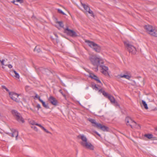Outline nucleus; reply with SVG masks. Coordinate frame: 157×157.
<instances>
[{
    "label": "nucleus",
    "instance_id": "36",
    "mask_svg": "<svg viewBox=\"0 0 157 157\" xmlns=\"http://www.w3.org/2000/svg\"><path fill=\"white\" fill-rule=\"evenodd\" d=\"M45 132H46V133H50L51 134V132H49L44 127L42 129Z\"/></svg>",
    "mask_w": 157,
    "mask_h": 157
},
{
    "label": "nucleus",
    "instance_id": "1",
    "mask_svg": "<svg viewBox=\"0 0 157 157\" xmlns=\"http://www.w3.org/2000/svg\"><path fill=\"white\" fill-rule=\"evenodd\" d=\"M91 63L96 67L94 69L95 71H97L98 70V67L101 64H103L104 61L100 57H98L96 55H92L89 58Z\"/></svg>",
    "mask_w": 157,
    "mask_h": 157
},
{
    "label": "nucleus",
    "instance_id": "34",
    "mask_svg": "<svg viewBox=\"0 0 157 157\" xmlns=\"http://www.w3.org/2000/svg\"><path fill=\"white\" fill-rule=\"evenodd\" d=\"M57 10H58V12L59 13L62 14L63 15H65V14L60 10L59 9H58Z\"/></svg>",
    "mask_w": 157,
    "mask_h": 157
},
{
    "label": "nucleus",
    "instance_id": "10",
    "mask_svg": "<svg viewBox=\"0 0 157 157\" xmlns=\"http://www.w3.org/2000/svg\"><path fill=\"white\" fill-rule=\"evenodd\" d=\"M97 128L100 129L103 131H108L109 128L105 125H102L101 124H97Z\"/></svg>",
    "mask_w": 157,
    "mask_h": 157
},
{
    "label": "nucleus",
    "instance_id": "33",
    "mask_svg": "<svg viewBox=\"0 0 157 157\" xmlns=\"http://www.w3.org/2000/svg\"><path fill=\"white\" fill-rule=\"evenodd\" d=\"M30 123L33 125H36V123L34 121L31 120L30 121Z\"/></svg>",
    "mask_w": 157,
    "mask_h": 157
},
{
    "label": "nucleus",
    "instance_id": "48",
    "mask_svg": "<svg viewBox=\"0 0 157 157\" xmlns=\"http://www.w3.org/2000/svg\"><path fill=\"white\" fill-rule=\"evenodd\" d=\"M0 63H1V64L2 65V66H3V65H4V63L3 62H2L1 61V60L0 59Z\"/></svg>",
    "mask_w": 157,
    "mask_h": 157
},
{
    "label": "nucleus",
    "instance_id": "17",
    "mask_svg": "<svg viewBox=\"0 0 157 157\" xmlns=\"http://www.w3.org/2000/svg\"><path fill=\"white\" fill-rule=\"evenodd\" d=\"M89 121L92 124H94L93 125L94 127H97V124H98V123H97L95 122V120L92 119H89Z\"/></svg>",
    "mask_w": 157,
    "mask_h": 157
},
{
    "label": "nucleus",
    "instance_id": "24",
    "mask_svg": "<svg viewBox=\"0 0 157 157\" xmlns=\"http://www.w3.org/2000/svg\"><path fill=\"white\" fill-rule=\"evenodd\" d=\"M142 103L143 104L144 106V108L146 109H148V107H147V104L146 103L145 101L144 100L142 101Z\"/></svg>",
    "mask_w": 157,
    "mask_h": 157
},
{
    "label": "nucleus",
    "instance_id": "2",
    "mask_svg": "<svg viewBox=\"0 0 157 157\" xmlns=\"http://www.w3.org/2000/svg\"><path fill=\"white\" fill-rule=\"evenodd\" d=\"M77 137L81 139L82 140V141L80 142V144L82 147L90 150H94V146L90 143L87 141V139L84 135H79L77 136Z\"/></svg>",
    "mask_w": 157,
    "mask_h": 157
},
{
    "label": "nucleus",
    "instance_id": "7",
    "mask_svg": "<svg viewBox=\"0 0 157 157\" xmlns=\"http://www.w3.org/2000/svg\"><path fill=\"white\" fill-rule=\"evenodd\" d=\"M64 33H66L68 35H69L72 37H76L78 36L76 33L73 30L70 29L68 27H67L64 30Z\"/></svg>",
    "mask_w": 157,
    "mask_h": 157
},
{
    "label": "nucleus",
    "instance_id": "38",
    "mask_svg": "<svg viewBox=\"0 0 157 157\" xmlns=\"http://www.w3.org/2000/svg\"><path fill=\"white\" fill-rule=\"evenodd\" d=\"M134 127L136 128H140V125L137 124L136 126H133V128Z\"/></svg>",
    "mask_w": 157,
    "mask_h": 157
},
{
    "label": "nucleus",
    "instance_id": "30",
    "mask_svg": "<svg viewBox=\"0 0 157 157\" xmlns=\"http://www.w3.org/2000/svg\"><path fill=\"white\" fill-rule=\"evenodd\" d=\"M29 100V98L28 97L23 98V101L25 103H27Z\"/></svg>",
    "mask_w": 157,
    "mask_h": 157
},
{
    "label": "nucleus",
    "instance_id": "21",
    "mask_svg": "<svg viewBox=\"0 0 157 157\" xmlns=\"http://www.w3.org/2000/svg\"><path fill=\"white\" fill-rule=\"evenodd\" d=\"M40 101L42 103L43 106L44 108H45L46 109H48L49 108L48 105V104H46L45 103V102L44 101L42 100H40Z\"/></svg>",
    "mask_w": 157,
    "mask_h": 157
},
{
    "label": "nucleus",
    "instance_id": "16",
    "mask_svg": "<svg viewBox=\"0 0 157 157\" xmlns=\"http://www.w3.org/2000/svg\"><path fill=\"white\" fill-rule=\"evenodd\" d=\"M117 77H118V78H124L127 79L129 80L131 78V76H129L128 75H118Z\"/></svg>",
    "mask_w": 157,
    "mask_h": 157
},
{
    "label": "nucleus",
    "instance_id": "37",
    "mask_svg": "<svg viewBox=\"0 0 157 157\" xmlns=\"http://www.w3.org/2000/svg\"><path fill=\"white\" fill-rule=\"evenodd\" d=\"M45 132H46V133H50L51 134V132H49L44 127L42 129Z\"/></svg>",
    "mask_w": 157,
    "mask_h": 157
},
{
    "label": "nucleus",
    "instance_id": "26",
    "mask_svg": "<svg viewBox=\"0 0 157 157\" xmlns=\"http://www.w3.org/2000/svg\"><path fill=\"white\" fill-rule=\"evenodd\" d=\"M101 73L105 76H107L109 75L108 71H102Z\"/></svg>",
    "mask_w": 157,
    "mask_h": 157
},
{
    "label": "nucleus",
    "instance_id": "14",
    "mask_svg": "<svg viewBox=\"0 0 157 157\" xmlns=\"http://www.w3.org/2000/svg\"><path fill=\"white\" fill-rule=\"evenodd\" d=\"M36 70L39 74L40 73L45 74L47 71H48V70L42 67H40L37 68Z\"/></svg>",
    "mask_w": 157,
    "mask_h": 157
},
{
    "label": "nucleus",
    "instance_id": "6",
    "mask_svg": "<svg viewBox=\"0 0 157 157\" xmlns=\"http://www.w3.org/2000/svg\"><path fill=\"white\" fill-rule=\"evenodd\" d=\"M125 122L127 126H129L133 128V126H136L137 124L136 123L129 117H127L125 119Z\"/></svg>",
    "mask_w": 157,
    "mask_h": 157
},
{
    "label": "nucleus",
    "instance_id": "11",
    "mask_svg": "<svg viewBox=\"0 0 157 157\" xmlns=\"http://www.w3.org/2000/svg\"><path fill=\"white\" fill-rule=\"evenodd\" d=\"M89 77L91 78L92 79H94L97 82L101 83L102 84L101 82L99 79V78L93 73H90Z\"/></svg>",
    "mask_w": 157,
    "mask_h": 157
},
{
    "label": "nucleus",
    "instance_id": "52",
    "mask_svg": "<svg viewBox=\"0 0 157 157\" xmlns=\"http://www.w3.org/2000/svg\"><path fill=\"white\" fill-rule=\"evenodd\" d=\"M31 109V110H32V111H33V110L32 109H31H31Z\"/></svg>",
    "mask_w": 157,
    "mask_h": 157
},
{
    "label": "nucleus",
    "instance_id": "22",
    "mask_svg": "<svg viewBox=\"0 0 157 157\" xmlns=\"http://www.w3.org/2000/svg\"><path fill=\"white\" fill-rule=\"evenodd\" d=\"M101 64L99 66L101 68L102 71H105L108 70V67L102 65Z\"/></svg>",
    "mask_w": 157,
    "mask_h": 157
},
{
    "label": "nucleus",
    "instance_id": "35",
    "mask_svg": "<svg viewBox=\"0 0 157 157\" xmlns=\"http://www.w3.org/2000/svg\"><path fill=\"white\" fill-rule=\"evenodd\" d=\"M31 128H33L34 130L36 131H38V129L37 128V127L35 126H31Z\"/></svg>",
    "mask_w": 157,
    "mask_h": 157
},
{
    "label": "nucleus",
    "instance_id": "23",
    "mask_svg": "<svg viewBox=\"0 0 157 157\" xmlns=\"http://www.w3.org/2000/svg\"><path fill=\"white\" fill-rule=\"evenodd\" d=\"M144 136L149 139H151L153 138V135L151 134H145L144 135Z\"/></svg>",
    "mask_w": 157,
    "mask_h": 157
},
{
    "label": "nucleus",
    "instance_id": "32",
    "mask_svg": "<svg viewBox=\"0 0 157 157\" xmlns=\"http://www.w3.org/2000/svg\"><path fill=\"white\" fill-rule=\"evenodd\" d=\"M2 88L6 90L7 92H9H9H10L9 90L5 86H2Z\"/></svg>",
    "mask_w": 157,
    "mask_h": 157
},
{
    "label": "nucleus",
    "instance_id": "3",
    "mask_svg": "<svg viewBox=\"0 0 157 157\" xmlns=\"http://www.w3.org/2000/svg\"><path fill=\"white\" fill-rule=\"evenodd\" d=\"M85 42L87 44L89 47L91 48L96 52L100 53L101 52V47L93 41L88 40H86Z\"/></svg>",
    "mask_w": 157,
    "mask_h": 157
},
{
    "label": "nucleus",
    "instance_id": "12",
    "mask_svg": "<svg viewBox=\"0 0 157 157\" xmlns=\"http://www.w3.org/2000/svg\"><path fill=\"white\" fill-rule=\"evenodd\" d=\"M144 28L146 30V32L149 34L151 33L154 28L152 26L149 25H146L144 26Z\"/></svg>",
    "mask_w": 157,
    "mask_h": 157
},
{
    "label": "nucleus",
    "instance_id": "25",
    "mask_svg": "<svg viewBox=\"0 0 157 157\" xmlns=\"http://www.w3.org/2000/svg\"><path fill=\"white\" fill-rule=\"evenodd\" d=\"M34 51L36 52L39 53L40 52L41 50L39 47L36 46L34 50Z\"/></svg>",
    "mask_w": 157,
    "mask_h": 157
},
{
    "label": "nucleus",
    "instance_id": "5",
    "mask_svg": "<svg viewBox=\"0 0 157 157\" xmlns=\"http://www.w3.org/2000/svg\"><path fill=\"white\" fill-rule=\"evenodd\" d=\"M11 112L17 121L18 122H21L22 123L24 122V119L21 117V114L18 112L17 110H11Z\"/></svg>",
    "mask_w": 157,
    "mask_h": 157
},
{
    "label": "nucleus",
    "instance_id": "46",
    "mask_svg": "<svg viewBox=\"0 0 157 157\" xmlns=\"http://www.w3.org/2000/svg\"><path fill=\"white\" fill-rule=\"evenodd\" d=\"M113 103H114L115 104V105L116 106H119V105L118 104V102L117 101H115V102Z\"/></svg>",
    "mask_w": 157,
    "mask_h": 157
},
{
    "label": "nucleus",
    "instance_id": "47",
    "mask_svg": "<svg viewBox=\"0 0 157 157\" xmlns=\"http://www.w3.org/2000/svg\"><path fill=\"white\" fill-rule=\"evenodd\" d=\"M12 2L13 3V4H14L15 5H17V6H18V5L17 4H16V1H13Z\"/></svg>",
    "mask_w": 157,
    "mask_h": 157
},
{
    "label": "nucleus",
    "instance_id": "54",
    "mask_svg": "<svg viewBox=\"0 0 157 157\" xmlns=\"http://www.w3.org/2000/svg\"><path fill=\"white\" fill-rule=\"evenodd\" d=\"M157 131V128L155 129Z\"/></svg>",
    "mask_w": 157,
    "mask_h": 157
},
{
    "label": "nucleus",
    "instance_id": "29",
    "mask_svg": "<svg viewBox=\"0 0 157 157\" xmlns=\"http://www.w3.org/2000/svg\"><path fill=\"white\" fill-rule=\"evenodd\" d=\"M87 12L91 14V16L92 17H94V15L93 12L92 10H90V9L89 10H88Z\"/></svg>",
    "mask_w": 157,
    "mask_h": 157
},
{
    "label": "nucleus",
    "instance_id": "41",
    "mask_svg": "<svg viewBox=\"0 0 157 157\" xmlns=\"http://www.w3.org/2000/svg\"><path fill=\"white\" fill-rule=\"evenodd\" d=\"M35 97L37 99H38L39 101H40V100H41V99L40 98V97L38 96V95L37 94H36L35 96Z\"/></svg>",
    "mask_w": 157,
    "mask_h": 157
},
{
    "label": "nucleus",
    "instance_id": "43",
    "mask_svg": "<svg viewBox=\"0 0 157 157\" xmlns=\"http://www.w3.org/2000/svg\"><path fill=\"white\" fill-rule=\"evenodd\" d=\"M59 92L63 95V96L65 97V95L63 94V91L62 90H60Z\"/></svg>",
    "mask_w": 157,
    "mask_h": 157
},
{
    "label": "nucleus",
    "instance_id": "8",
    "mask_svg": "<svg viewBox=\"0 0 157 157\" xmlns=\"http://www.w3.org/2000/svg\"><path fill=\"white\" fill-rule=\"evenodd\" d=\"M9 95L12 100L17 102H19L20 99L18 98L19 94L14 92H9Z\"/></svg>",
    "mask_w": 157,
    "mask_h": 157
},
{
    "label": "nucleus",
    "instance_id": "53",
    "mask_svg": "<svg viewBox=\"0 0 157 157\" xmlns=\"http://www.w3.org/2000/svg\"><path fill=\"white\" fill-rule=\"evenodd\" d=\"M2 68H3V69L4 68V67L3 66H2Z\"/></svg>",
    "mask_w": 157,
    "mask_h": 157
},
{
    "label": "nucleus",
    "instance_id": "27",
    "mask_svg": "<svg viewBox=\"0 0 157 157\" xmlns=\"http://www.w3.org/2000/svg\"><path fill=\"white\" fill-rule=\"evenodd\" d=\"M102 93L103 95L105 97L108 98V97L110 95L108 94L105 91H104Z\"/></svg>",
    "mask_w": 157,
    "mask_h": 157
},
{
    "label": "nucleus",
    "instance_id": "39",
    "mask_svg": "<svg viewBox=\"0 0 157 157\" xmlns=\"http://www.w3.org/2000/svg\"><path fill=\"white\" fill-rule=\"evenodd\" d=\"M16 2H19L20 3H22L23 2V0H16Z\"/></svg>",
    "mask_w": 157,
    "mask_h": 157
},
{
    "label": "nucleus",
    "instance_id": "49",
    "mask_svg": "<svg viewBox=\"0 0 157 157\" xmlns=\"http://www.w3.org/2000/svg\"><path fill=\"white\" fill-rule=\"evenodd\" d=\"M94 133H96L97 135L98 136H99L101 137V135L100 134H99L97 132L94 131Z\"/></svg>",
    "mask_w": 157,
    "mask_h": 157
},
{
    "label": "nucleus",
    "instance_id": "15",
    "mask_svg": "<svg viewBox=\"0 0 157 157\" xmlns=\"http://www.w3.org/2000/svg\"><path fill=\"white\" fill-rule=\"evenodd\" d=\"M54 35L55 38H54L53 36H51V38L54 43H58L59 41L58 39V36L55 33H54Z\"/></svg>",
    "mask_w": 157,
    "mask_h": 157
},
{
    "label": "nucleus",
    "instance_id": "31",
    "mask_svg": "<svg viewBox=\"0 0 157 157\" xmlns=\"http://www.w3.org/2000/svg\"><path fill=\"white\" fill-rule=\"evenodd\" d=\"M58 23L60 27H62V28L63 27L64 25H63V23L62 22L58 21Z\"/></svg>",
    "mask_w": 157,
    "mask_h": 157
},
{
    "label": "nucleus",
    "instance_id": "13",
    "mask_svg": "<svg viewBox=\"0 0 157 157\" xmlns=\"http://www.w3.org/2000/svg\"><path fill=\"white\" fill-rule=\"evenodd\" d=\"M12 131V133L11 136L12 137H13L15 136L16 140H17V137L18 136V132L16 129H14L13 128L10 129Z\"/></svg>",
    "mask_w": 157,
    "mask_h": 157
},
{
    "label": "nucleus",
    "instance_id": "18",
    "mask_svg": "<svg viewBox=\"0 0 157 157\" xmlns=\"http://www.w3.org/2000/svg\"><path fill=\"white\" fill-rule=\"evenodd\" d=\"M150 35L151 36L157 37V30L154 28Z\"/></svg>",
    "mask_w": 157,
    "mask_h": 157
},
{
    "label": "nucleus",
    "instance_id": "50",
    "mask_svg": "<svg viewBox=\"0 0 157 157\" xmlns=\"http://www.w3.org/2000/svg\"><path fill=\"white\" fill-rule=\"evenodd\" d=\"M104 91V90H102V89H100L99 90V92H101V93H103V91Z\"/></svg>",
    "mask_w": 157,
    "mask_h": 157
},
{
    "label": "nucleus",
    "instance_id": "9",
    "mask_svg": "<svg viewBox=\"0 0 157 157\" xmlns=\"http://www.w3.org/2000/svg\"><path fill=\"white\" fill-rule=\"evenodd\" d=\"M48 100L52 105L55 106L57 105V101L54 97L50 96L48 98Z\"/></svg>",
    "mask_w": 157,
    "mask_h": 157
},
{
    "label": "nucleus",
    "instance_id": "20",
    "mask_svg": "<svg viewBox=\"0 0 157 157\" xmlns=\"http://www.w3.org/2000/svg\"><path fill=\"white\" fill-rule=\"evenodd\" d=\"M81 4L84 9L86 10L87 12L88 10H89L90 8L87 5H86L85 4L82 3V2H81Z\"/></svg>",
    "mask_w": 157,
    "mask_h": 157
},
{
    "label": "nucleus",
    "instance_id": "4",
    "mask_svg": "<svg viewBox=\"0 0 157 157\" xmlns=\"http://www.w3.org/2000/svg\"><path fill=\"white\" fill-rule=\"evenodd\" d=\"M124 44L127 50L132 54H135L136 52V48L132 45L130 44L128 42H124Z\"/></svg>",
    "mask_w": 157,
    "mask_h": 157
},
{
    "label": "nucleus",
    "instance_id": "45",
    "mask_svg": "<svg viewBox=\"0 0 157 157\" xmlns=\"http://www.w3.org/2000/svg\"><path fill=\"white\" fill-rule=\"evenodd\" d=\"M36 107L38 108V110L39 109H40L41 107L40 105L39 104H38L36 106Z\"/></svg>",
    "mask_w": 157,
    "mask_h": 157
},
{
    "label": "nucleus",
    "instance_id": "40",
    "mask_svg": "<svg viewBox=\"0 0 157 157\" xmlns=\"http://www.w3.org/2000/svg\"><path fill=\"white\" fill-rule=\"evenodd\" d=\"M93 88L94 89H95L96 90H99L98 87L96 85H95L94 86H93Z\"/></svg>",
    "mask_w": 157,
    "mask_h": 157
},
{
    "label": "nucleus",
    "instance_id": "51",
    "mask_svg": "<svg viewBox=\"0 0 157 157\" xmlns=\"http://www.w3.org/2000/svg\"><path fill=\"white\" fill-rule=\"evenodd\" d=\"M1 61L3 62L4 63V61H5V60L4 59H3L2 60H1Z\"/></svg>",
    "mask_w": 157,
    "mask_h": 157
},
{
    "label": "nucleus",
    "instance_id": "19",
    "mask_svg": "<svg viewBox=\"0 0 157 157\" xmlns=\"http://www.w3.org/2000/svg\"><path fill=\"white\" fill-rule=\"evenodd\" d=\"M108 98L110 101L111 103H113L115 102V100L114 97L113 96L110 95L108 97Z\"/></svg>",
    "mask_w": 157,
    "mask_h": 157
},
{
    "label": "nucleus",
    "instance_id": "42",
    "mask_svg": "<svg viewBox=\"0 0 157 157\" xmlns=\"http://www.w3.org/2000/svg\"><path fill=\"white\" fill-rule=\"evenodd\" d=\"M36 125L37 126H39L42 129L44 127L43 126H42L40 124H38L37 123H36Z\"/></svg>",
    "mask_w": 157,
    "mask_h": 157
},
{
    "label": "nucleus",
    "instance_id": "28",
    "mask_svg": "<svg viewBox=\"0 0 157 157\" xmlns=\"http://www.w3.org/2000/svg\"><path fill=\"white\" fill-rule=\"evenodd\" d=\"M13 72H14V73L15 74V76L16 78H20V76H19V75L18 74V73H17V72L15 70H13Z\"/></svg>",
    "mask_w": 157,
    "mask_h": 157
},
{
    "label": "nucleus",
    "instance_id": "44",
    "mask_svg": "<svg viewBox=\"0 0 157 157\" xmlns=\"http://www.w3.org/2000/svg\"><path fill=\"white\" fill-rule=\"evenodd\" d=\"M6 66H8V67L10 68H11L13 66H12L11 65V64H8V65H6Z\"/></svg>",
    "mask_w": 157,
    "mask_h": 157
}]
</instances>
